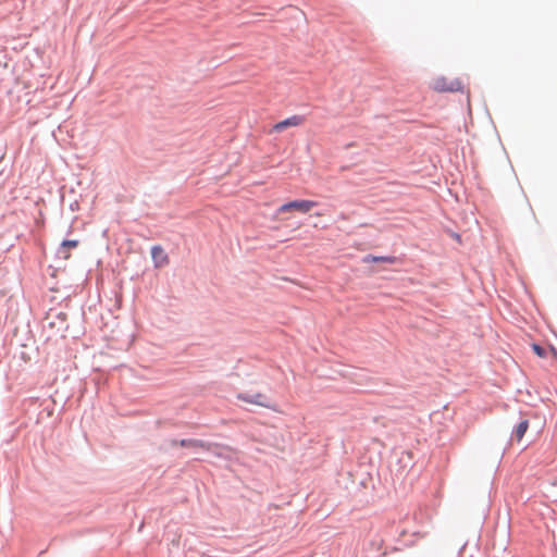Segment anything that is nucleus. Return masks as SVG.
Instances as JSON below:
<instances>
[{"label": "nucleus", "mask_w": 557, "mask_h": 557, "mask_svg": "<svg viewBox=\"0 0 557 557\" xmlns=\"http://www.w3.org/2000/svg\"><path fill=\"white\" fill-rule=\"evenodd\" d=\"M397 261V259L393 256H382V257H377V256H372V255H368L363 258V262L364 263H369V262H385V263H395Z\"/></svg>", "instance_id": "nucleus-8"}, {"label": "nucleus", "mask_w": 557, "mask_h": 557, "mask_svg": "<svg viewBox=\"0 0 557 557\" xmlns=\"http://www.w3.org/2000/svg\"><path fill=\"white\" fill-rule=\"evenodd\" d=\"M528 429H529L528 420H522L518 423V425L516 426L515 432H513V435L518 442H520L522 440V437L524 436Z\"/></svg>", "instance_id": "nucleus-9"}, {"label": "nucleus", "mask_w": 557, "mask_h": 557, "mask_svg": "<svg viewBox=\"0 0 557 557\" xmlns=\"http://www.w3.org/2000/svg\"><path fill=\"white\" fill-rule=\"evenodd\" d=\"M305 122V119L304 116L301 115H293L290 117H287L278 123H276L274 126H273V131L276 132V133H280L282 131H284L285 128L287 127H296V126H299L301 125L302 123Z\"/></svg>", "instance_id": "nucleus-5"}, {"label": "nucleus", "mask_w": 557, "mask_h": 557, "mask_svg": "<svg viewBox=\"0 0 557 557\" xmlns=\"http://www.w3.org/2000/svg\"><path fill=\"white\" fill-rule=\"evenodd\" d=\"M532 349L533 351L541 358H544L546 357V350L545 348H543L542 346L537 345V344H533L532 345Z\"/></svg>", "instance_id": "nucleus-11"}, {"label": "nucleus", "mask_w": 557, "mask_h": 557, "mask_svg": "<svg viewBox=\"0 0 557 557\" xmlns=\"http://www.w3.org/2000/svg\"><path fill=\"white\" fill-rule=\"evenodd\" d=\"M432 88L436 91H459L462 89V83L458 79L449 81L448 78L441 76L432 81Z\"/></svg>", "instance_id": "nucleus-3"}, {"label": "nucleus", "mask_w": 557, "mask_h": 557, "mask_svg": "<svg viewBox=\"0 0 557 557\" xmlns=\"http://www.w3.org/2000/svg\"><path fill=\"white\" fill-rule=\"evenodd\" d=\"M236 398L238 400L243 401V403H246V404H250V405H255V406H259V407H263V408L273 409V407L271 406L269 397L265 394H262V393H255V394L238 393L236 395Z\"/></svg>", "instance_id": "nucleus-2"}, {"label": "nucleus", "mask_w": 557, "mask_h": 557, "mask_svg": "<svg viewBox=\"0 0 557 557\" xmlns=\"http://www.w3.org/2000/svg\"><path fill=\"white\" fill-rule=\"evenodd\" d=\"M318 203L312 200H293L287 203L282 205L277 211L280 213L289 212V211H298L301 213H308L312 208H314Z\"/></svg>", "instance_id": "nucleus-1"}, {"label": "nucleus", "mask_w": 557, "mask_h": 557, "mask_svg": "<svg viewBox=\"0 0 557 557\" xmlns=\"http://www.w3.org/2000/svg\"><path fill=\"white\" fill-rule=\"evenodd\" d=\"M48 321V329L57 330V334H59L61 337H64L65 332L69 329L67 322H66V314L63 312L51 314L49 313L47 315Z\"/></svg>", "instance_id": "nucleus-4"}, {"label": "nucleus", "mask_w": 557, "mask_h": 557, "mask_svg": "<svg viewBox=\"0 0 557 557\" xmlns=\"http://www.w3.org/2000/svg\"><path fill=\"white\" fill-rule=\"evenodd\" d=\"M181 445L182 446H187V447H194V448H209L208 445L201 441H197V440H182L181 441Z\"/></svg>", "instance_id": "nucleus-10"}, {"label": "nucleus", "mask_w": 557, "mask_h": 557, "mask_svg": "<svg viewBox=\"0 0 557 557\" xmlns=\"http://www.w3.org/2000/svg\"><path fill=\"white\" fill-rule=\"evenodd\" d=\"M78 246V240H63L61 247L59 249V255L62 256L63 259L67 260L71 257L70 249L76 248Z\"/></svg>", "instance_id": "nucleus-7"}, {"label": "nucleus", "mask_w": 557, "mask_h": 557, "mask_svg": "<svg viewBox=\"0 0 557 557\" xmlns=\"http://www.w3.org/2000/svg\"><path fill=\"white\" fill-rule=\"evenodd\" d=\"M151 257L156 268H163L169 264V256L161 246L151 248Z\"/></svg>", "instance_id": "nucleus-6"}]
</instances>
